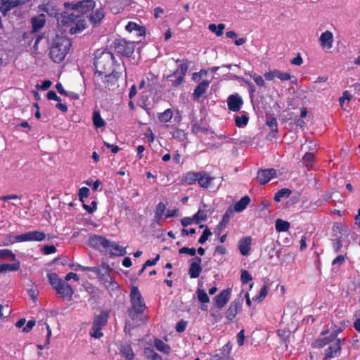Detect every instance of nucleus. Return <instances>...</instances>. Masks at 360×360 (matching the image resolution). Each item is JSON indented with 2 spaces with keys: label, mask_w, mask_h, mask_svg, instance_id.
Masks as SVG:
<instances>
[{
  "label": "nucleus",
  "mask_w": 360,
  "mask_h": 360,
  "mask_svg": "<svg viewBox=\"0 0 360 360\" xmlns=\"http://www.w3.org/2000/svg\"><path fill=\"white\" fill-rule=\"evenodd\" d=\"M94 66L95 73L94 82L100 84L102 82L103 74L111 71L115 68V58L112 52L107 50H97L95 52Z\"/></svg>",
  "instance_id": "1"
},
{
  "label": "nucleus",
  "mask_w": 360,
  "mask_h": 360,
  "mask_svg": "<svg viewBox=\"0 0 360 360\" xmlns=\"http://www.w3.org/2000/svg\"><path fill=\"white\" fill-rule=\"evenodd\" d=\"M96 6L93 0H83L77 2L64 4L65 14L62 16L68 19V22H84L83 16L91 11Z\"/></svg>",
  "instance_id": "2"
},
{
  "label": "nucleus",
  "mask_w": 360,
  "mask_h": 360,
  "mask_svg": "<svg viewBox=\"0 0 360 360\" xmlns=\"http://www.w3.org/2000/svg\"><path fill=\"white\" fill-rule=\"evenodd\" d=\"M71 47V39L63 32L57 33L49 47V56L54 63H60L64 60Z\"/></svg>",
  "instance_id": "3"
},
{
  "label": "nucleus",
  "mask_w": 360,
  "mask_h": 360,
  "mask_svg": "<svg viewBox=\"0 0 360 360\" xmlns=\"http://www.w3.org/2000/svg\"><path fill=\"white\" fill-rule=\"evenodd\" d=\"M39 14L32 18L31 22L42 23L56 18L57 22H68V19L62 16L65 11L58 13L53 2H47L39 6Z\"/></svg>",
  "instance_id": "4"
},
{
  "label": "nucleus",
  "mask_w": 360,
  "mask_h": 360,
  "mask_svg": "<svg viewBox=\"0 0 360 360\" xmlns=\"http://www.w3.org/2000/svg\"><path fill=\"white\" fill-rule=\"evenodd\" d=\"M214 179L215 177L211 176L210 174L206 171H190L183 175L182 182L188 185H193L198 183L199 186L207 189L211 186Z\"/></svg>",
  "instance_id": "5"
},
{
  "label": "nucleus",
  "mask_w": 360,
  "mask_h": 360,
  "mask_svg": "<svg viewBox=\"0 0 360 360\" xmlns=\"http://www.w3.org/2000/svg\"><path fill=\"white\" fill-rule=\"evenodd\" d=\"M131 307L127 314L131 319L135 320L143 314L146 309V303L137 286H132L130 292Z\"/></svg>",
  "instance_id": "6"
},
{
  "label": "nucleus",
  "mask_w": 360,
  "mask_h": 360,
  "mask_svg": "<svg viewBox=\"0 0 360 360\" xmlns=\"http://www.w3.org/2000/svg\"><path fill=\"white\" fill-rule=\"evenodd\" d=\"M123 68L120 64L116 65L111 71L103 74L102 82L100 84L94 82L97 89L102 90L103 88L108 90H114L118 86L117 82L122 75Z\"/></svg>",
  "instance_id": "7"
},
{
  "label": "nucleus",
  "mask_w": 360,
  "mask_h": 360,
  "mask_svg": "<svg viewBox=\"0 0 360 360\" xmlns=\"http://www.w3.org/2000/svg\"><path fill=\"white\" fill-rule=\"evenodd\" d=\"M110 268L108 264L102 263L98 266H92L91 271L94 272L98 278L103 281L108 288L114 290L117 288L119 285L117 282L112 281L110 276Z\"/></svg>",
  "instance_id": "8"
},
{
  "label": "nucleus",
  "mask_w": 360,
  "mask_h": 360,
  "mask_svg": "<svg viewBox=\"0 0 360 360\" xmlns=\"http://www.w3.org/2000/svg\"><path fill=\"white\" fill-rule=\"evenodd\" d=\"M113 48L117 53L130 57L134 51L135 45L134 42H128L124 39H116L113 41Z\"/></svg>",
  "instance_id": "9"
},
{
  "label": "nucleus",
  "mask_w": 360,
  "mask_h": 360,
  "mask_svg": "<svg viewBox=\"0 0 360 360\" xmlns=\"http://www.w3.org/2000/svg\"><path fill=\"white\" fill-rule=\"evenodd\" d=\"M333 238L331 240L333 248L335 252H339L342 247V241L346 235V231L340 224L333 227Z\"/></svg>",
  "instance_id": "10"
},
{
  "label": "nucleus",
  "mask_w": 360,
  "mask_h": 360,
  "mask_svg": "<svg viewBox=\"0 0 360 360\" xmlns=\"http://www.w3.org/2000/svg\"><path fill=\"white\" fill-rule=\"evenodd\" d=\"M88 244L97 250L107 251L110 248V241L105 237L93 235L89 237Z\"/></svg>",
  "instance_id": "11"
},
{
  "label": "nucleus",
  "mask_w": 360,
  "mask_h": 360,
  "mask_svg": "<svg viewBox=\"0 0 360 360\" xmlns=\"http://www.w3.org/2000/svg\"><path fill=\"white\" fill-rule=\"evenodd\" d=\"M183 63L180 64L179 69H177L176 71H174L172 74L167 76V78H170L176 75L179 72V75L178 77L172 81V86L174 87H178L180 86L182 82L184 80V77L187 73V71L188 70V62L187 59L182 60Z\"/></svg>",
  "instance_id": "12"
},
{
  "label": "nucleus",
  "mask_w": 360,
  "mask_h": 360,
  "mask_svg": "<svg viewBox=\"0 0 360 360\" xmlns=\"http://www.w3.org/2000/svg\"><path fill=\"white\" fill-rule=\"evenodd\" d=\"M45 24H32V30L30 32H25L23 34L24 39L35 37V41L33 46L34 51H38V44L40 41L44 38V34H37V32L41 30Z\"/></svg>",
  "instance_id": "13"
},
{
  "label": "nucleus",
  "mask_w": 360,
  "mask_h": 360,
  "mask_svg": "<svg viewBox=\"0 0 360 360\" xmlns=\"http://www.w3.org/2000/svg\"><path fill=\"white\" fill-rule=\"evenodd\" d=\"M276 176L277 172L274 168L262 169L257 172V179L260 184L264 185Z\"/></svg>",
  "instance_id": "14"
},
{
  "label": "nucleus",
  "mask_w": 360,
  "mask_h": 360,
  "mask_svg": "<svg viewBox=\"0 0 360 360\" xmlns=\"http://www.w3.org/2000/svg\"><path fill=\"white\" fill-rule=\"evenodd\" d=\"M243 104V101L238 94H231L227 98L228 108L232 112H238Z\"/></svg>",
  "instance_id": "15"
},
{
  "label": "nucleus",
  "mask_w": 360,
  "mask_h": 360,
  "mask_svg": "<svg viewBox=\"0 0 360 360\" xmlns=\"http://www.w3.org/2000/svg\"><path fill=\"white\" fill-rule=\"evenodd\" d=\"M341 351V340H334L328 347L325 349V358L330 359L337 356L340 354Z\"/></svg>",
  "instance_id": "16"
},
{
  "label": "nucleus",
  "mask_w": 360,
  "mask_h": 360,
  "mask_svg": "<svg viewBox=\"0 0 360 360\" xmlns=\"http://www.w3.org/2000/svg\"><path fill=\"white\" fill-rule=\"evenodd\" d=\"M241 302L242 301L238 299L235 300L230 304L229 307L226 310L225 314L226 318L229 321H232L234 319V318L238 314V310L241 309Z\"/></svg>",
  "instance_id": "17"
},
{
  "label": "nucleus",
  "mask_w": 360,
  "mask_h": 360,
  "mask_svg": "<svg viewBox=\"0 0 360 360\" xmlns=\"http://www.w3.org/2000/svg\"><path fill=\"white\" fill-rule=\"evenodd\" d=\"M58 294L60 295L61 297L68 300H72L74 290L71 285L65 281L62 284L56 289Z\"/></svg>",
  "instance_id": "18"
},
{
  "label": "nucleus",
  "mask_w": 360,
  "mask_h": 360,
  "mask_svg": "<svg viewBox=\"0 0 360 360\" xmlns=\"http://www.w3.org/2000/svg\"><path fill=\"white\" fill-rule=\"evenodd\" d=\"M231 294V290L226 288L223 290L216 297L215 304L217 308H223L229 302Z\"/></svg>",
  "instance_id": "19"
},
{
  "label": "nucleus",
  "mask_w": 360,
  "mask_h": 360,
  "mask_svg": "<svg viewBox=\"0 0 360 360\" xmlns=\"http://www.w3.org/2000/svg\"><path fill=\"white\" fill-rule=\"evenodd\" d=\"M23 4L22 0H0V11L3 15Z\"/></svg>",
  "instance_id": "20"
},
{
  "label": "nucleus",
  "mask_w": 360,
  "mask_h": 360,
  "mask_svg": "<svg viewBox=\"0 0 360 360\" xmlns=\"http://www.w3.org/2000/svg\"><path fill=\"white\" fill-rule=\"evenodd\" d=\"M252 239L250 236L243 237L238 241V249L243 256L250 255Z\"/></svg>",
  "instance_id": "21"
},
{
  "label": "nucleus",
  "mask_w": 360,
  "mask_h": 360,
  "mask_svg": "<svg viewBox=\"0 0 360 360\" xmlns=\"http://www.w3.org/2000/svg\"><path fill=\"white\" fill-rule=\"evenodd\" d=\"M323 49H330L333 47V35L330 31L323 32L319 38Z\"/></svg>",
  "instance_id": "22"
},
{
  "label": "nucleus",
  "mask_w": 360,
  "mask_h": 360,
  "mask_svg": "<svg viewBox=\"0 0 360 360\" xmlns=\"http://www.w3.org/2000/svg\"><path fill=\"white\" fill-rule=\"evenodd\" d=\"M109 314L106 311H102L96 316L93 321V328H103L108 323Z\"/></svg>",
  "instance_id": "23"
},
{
  "label": "nucleus",
  "mask_w": 360,
  "mask_h": 360,
  "mask_svg": "<svg viewBox=\"0 0 360 360\" xmlns=\"http://www.w3.org/2000/svg\"><path fill=\"white\" fill-rule=\"evenodd\" d=\"M210 82L209 80L205 79L202 80L196 86L193 94V100H198L199 98L206 92L207 89L210 85Z\"/></svg>",
  "instance_id": "24"
},
{
  "label": "nucleus",
  "mask_w": 360,
  "mask_h": 360,
  "mask_svg": "<svg viewBox=\"0 0 360 360\" xmlns=\"http://www.w3.org/2000/svg\"><path fill=\"white\" fill-rule=\"evenodd\" d=\"M232 347L229 344L224 345L220 352L215 354L213 357L214 360H232V357L231 356Z\"/></svg>",
  "instance_id": "25"
},
{
  "label": "nucleus",
  "mask_w": 360,
  "mask_h": 360,
  "mask_svg": "<svg viewBox=\"0 0 360 360\" xmlns=\"http://www.w3.org/2000/svg\"><path fill=\"white\" fill-rule=\"evenodd\" d=\"M120 350V354L124 357L126 360H134L135 357V354L132 349L131 345H121Z\"/></svg>",
  "instance_id": "26"
},
{
  "label": "nucleus",
  "mask_w": 360,
  "mask_h": 360,
  "mask_svg": "<svg viewBox=\"0 0 360 360\" xmlns=\"http://www.w3.org/2000/svg\"><path fill=\"white\" fill-rule=\"evenodd\" d=\"M250 202V198L248 195H245L240 199L238 202H237L234 205V210L236 212H242L243 211L248 204Z\"/></svg>",
  "instance_id": "27"
},
{
  "label": "nucleus",
  "mask_w": 360,
  "mask_h": 360,
  "mask_svg": "<svg viewBox=\"0 0 360 360\" xmlns=\"http://www.w3.org/2000/svg\"><path fill=\"white\" fill-rule=\"evenodd\" d=\"M108 250L111 255L115 256H123L126 254L125 248L114 243L110 242Z\"/></svg>",
  "instance_id": "28"
},
{
  "label": "nucleus",
  "mask_w": 360,
  "mask_h": 360,
  "mask_svg": "<svg viewBox=\"0 0 360 360\" xmlns=\"http://www.w3.org/2000/svg\"><path fill=\"white\" fill-rule=\"evenodd\" d=\"M47 277L50 284L55 290L64 281L59 278L56 273H49L48 274Z\"/></svg>",
  "instance_id": "29"
},
{
  "label": "nucleus",
  "mask_w": 360,
  "mask_h": 360,
  "mask_svg": "<svg viewBox=\"0 0 360 360\" xmlns=\"http://www.w3.org/2000/svg\"><path fill=\"white\" fill-rule=\"evenodd\" d=\"M334 339L331 338V335L323 338H319L313 343L314 347H323L327 345L331 344L334 342Z\"/></svg>",
  "instance_id": "30"
},
{
  "label": "nucleus",
  "mask_w": 360,
  "mask_h": 360,
  "mask_svg": "<svg viewBox=\"0 0 360 360\" xmlns=\"http://www.w3.org/2000/svg\"><path fill=\"white\" fill-rule=\"evenodd\" d=\"M269 291V283L265 282L264 285L260 289L259 293L255 295L252 300L257 302H262L266 297Z\"/></svg>",
  "instance_id": "31"
},
{
  "label": "nucleus",
  "mask_w": 360,
  "mask_h": 360,
  "mask_svg": "<svg viewBox=\"0 0 360 360\" xmlns=\"http://www.w3.org/2000/svg\"><path fill=\"white\" fill-rule=\"evenodd\" d=\"M105 16L103 8H99L95 10L90 15L91 22H100Z\"/></svg>",
  "instance_id": "32"
},
{
  "label": "nucleus",
  "mask_w": 360,
  "mask_h": 360,
  "mask_svg": "<svg viewBox=\"0 0 360 360\" xmlns=\"http://www.w3.org/2000/svg\"><path fill=\"white\" fill-rule=\"evenodd\" d=\"M290 224L288 221L281 219H277L275 221V228L278 232H285L290 229Z\"/></svg>",
  "instance_id": "33"
},
{
  "label": "nucleus",
  "mask_w": 360,
  "mask_h": 360,
  "mask_svg": "<svg viewBox=\"0 0 360 360\" xmlns=\"http://www.w3.org/2000/svg\"><path fill=\"white\" fill-rule=\"evenodd\" d=\"M202 272V267L195 263H191L188 269V274L191 278H198Z\"/></svg>",
  "instance_id": "34"
},
{
  "label": "nucleus",
  "mask_w": 360,
  "mask_h": 360,
  "mask_svg": "<svg viewBox=\"0 0 360 360\" xmlns=\"http://www.w3.org/2000/svg\"><path fill=\"white\" fill-rule=\"evenodd\" d=\"M165 210H166V205L162 202H160L156 205L155 210L154 220L157 223H158V221L162 219Z\"/></svg>",
  "instance_id": "35"
},
{
  "label": "nucleus",
  "mask_w": 360,
  "mask_h": 360,
  "mask_svg": "<svg viewBox=\"0 0 360 360\" xmlns=\"http://www.w3.org/2000/svg\"><path fill=\"white\" fill-rule=\"evenodd\" d=\"M195 224H198L202 221H205L207 219V210L200 208L193 215Z\"/></svg>",
  "instance_id": "36"
},
{
  "label": "nucleus",
  "mask_w": 360,
  "mask_h": 360,
  "mask_svg": "<svg viewBox=\"0 0 360 360\" xmlns=\"http://www.w3.org/2000/svg\"><path fill=\"white\" fill-rule=\"evenodd\" d=\"M291 193L292 191L290 189L284 188L279 190L277 193H276L274 199L276 202H280L282 198H288L290 197Z\"/></svg>",
  "instance_id": "37"
},
{
  "label": "nucleus",
  "mask_w": 360,
  "mask_h": 360,
  "mask_svg": "<svg viewBox=\"0 0 360 360\" xmlns=\"http://www.w3.org/2000/svg\"><path fill=\"white\" fill-rule=\"evenodd\" d=\"M93 123L96 128H101L105 125V121L98 110H95L93 112Z\"/></svg>",
  "instance_id": "38"
},
{
  "label": "nucleus",
  "mask_w": 360,
  "mask_h": 360,
  "mask_svg": "<svg viewBox=\"0 0 360 360\" xmlns=\"http://www.w3.org/2000/svg\"><path fill=\"white\" fill-rule=\"evenodd\" d=\"M172 138L177 140L178 141H184L186 139L187 136L186 132L179 128H176L171 132Z\"/></svg>",
  "instance_id": "39"
},
{
  "label": "nucleus",
  "mask_w": 360,
  "mask_h": 360,
  "mask_svg": "<svg viewBox=\"0 0 360 360\" xmlns=\"http://www.w3.org/2000/svg\"><path fill=\"white\" fill-rule=\"evenodd\" d=\"M155 346L158 350L162 352L165 354H169L170 352V347L164 343L163 341L160 339H156L155 340Z\"/></svg>",
  "instance_id": "40"
},
{
  "label": "nucleus",
  "mask_w": 360,
  "mask_h": 360,
  "mask_svg": "<svg viewBox=\"0 0 360 360\" xmlns=\"http://www.w3.org/2000/svg\"><path fill=\"white\" fill-rule=\"evenodd\" d=\"M30 233V241H42L46 238V234L43 231H32Z\"/></svg>",
  "instance_id": "41"
},
{
  "label": "nucleus",
  "mask_w": 360,
  "mask_h": 360,
  "mask_svg": "<svg viewBox=\"0 0 360 360\" xmlns=\"http://www.w3.org/2000/svg\"><path fill=\"white\" fill-rule=\"evenodd\" d=\"M314 155L313 153L307 152L302 157V162L305 167H310L313 165Z\"/></svg>",
  "instance_id": "42"
},
{
  "label": "nucleus",
  "mask_w": 360,
  "mask_h": 360,
  "mask_svg": "<svg viewBox=\"0 0 360 360\" xmlns=\"http://www.w3.org/2000/svg\"><path fill=\"white\" fill-rule=\"evenodd\" d=\"M208 28L211 32H214L217 34V36L219 37L223 34L224 30L225 28V25L218 24V25L217 26L216 24H209Z\"/></svg>",
  "instance_id": "43"
},
{
  "label": "nucleus",
  "mask_w": 360,
  "mask_h": 360,
  "mask_svg": "<svg viewBox=\"0 0 360 360\" xmlns=\"http://www.w3.org/2000/svg\"><path fill=\"white\" fill-rule=\"evenodd\" d=\"M3 272L15 271L20 269V262L16 261L12 264H1Z\"/></svg>",
  "instance_id": "44"
},
{
  "label": "nucleus",
  "mask_w": 360,
  "mask_h": 360,
  "mask_svg": "<svg viewBox=\"0 0 360 360\" xmlns=\"http://www.w3.org/2000/svg\"><path fill=\"white\" fill-rule=\"evenodd\" d=\"M249 118L247 115L244 114L241 116H236L235 117V124L238 127H243L247 125L248 122Z\"/></svg>",
  "instance_id": "45"
},
{
  "label": "nucleus",
  "mask_w": 360,
  "mask_h": 360,
  "mask_svg": "<svg viewBox=\"0 0 360 360\" xmlns=\"http://www.w3.org/2000/svg\"><path fill=\"white\" fill-rule=\"evenodd\" d=\"M173 112L171 109H167L165 112H162L159 115V120L161 122L166 123L172 118Z\"/></svg>",
  "instance_id": "46"
},
{
  "label": "nucleus",
  "mask_w": 360,
  "mask_h": 360,
  "mask_svg": "<svg viewBox=\"0 0 360 360\" xmlns=\"http://www.w3.org/2000/svg\"><path fill=\"white\" fill-rule=\"evenodd\" d=\"M145 354L148 360H162L160 354L149 348L145 349Z\"/></svg>",
  "instance_id": "47"
},
{
  "label": "nucleus",
  "mask_w": 360,
  "mask_h": 360,
  "mask_svg": "<svg viewBox=\"0 0 360 360\" xmlns=\"http://www.w3.org/2000/svg\"><path fill=\"white\" fill-rule=\"evenodd\" d=\"M197 296L198 300L202 303H208L210 302V298L207 292L202 289H198Z\"/></svg>",
  "instance_id": "48"
},
{
  "label": "nucleus",
  "mask_w": 360,
  "mask_h": 360,
  "mask_svg": "<svg viewBox=\"0 0 360 360\" xmlns=\"http://www.w3.org/2000/svg\"><path fill=\"white\" fill-rule=\"evenodd\" d=\"M12 258V259H15V255L13 252L8 249H2L0 250V259H5L7 258Z\"/></svg>",
  "instance_id": "49"
},
{
  "label": "nucleus",
  "mask_w": 360,
  "mask_h": 360,
  "mask_svg": "<svg viewBox=\"0 0 360 360\" xmlns=\"http://www.w3.org/2000/svg\"><path fill=\"white\" fill-rule=\"evenodd\" d=\"M230 219V214L228 211L225 212V214L223 216L222 220L219 222V224L217 226V229L219 231H220L221 229H224L228 223L229 222Z\"/></svg>",
  "instance_id": "50"
},
{
  "label": "nucleus",
  "mask_w": 360,
  "mask_h": 360,
  "mask_svg": "<svg viewBox=\"0 0 360 360\" xmlns=\"http://www.w3.org/2000/svg\"><path fill=\"white\" fill-rule=\"evenodd\" d=\"M252 280V276L247 270H242L240 275V281L243 284H247Z\"/></svg>",
  "instance_id": "51"
},
{
  "label": "nucleus",
  "mask_w": 360,
  "mask_h": 360,
  "mask_svg": "<svg viewBox=\"0 0 360 360\" xmlns=\"http://www.w3.org/2000/svg\"><path fill=\"white\" fill-rule=\"evenodd\" d=\"M266 124L267 126H269L271 129L272 131L277 132V131H278L277 120H276V117H272L271 118L267 119Z\"/></svg>",
  "instance_id": "52"
},
{
  "label": "nucleus",
  "mask_w": 360,
  "mask_h": 360,
  "mask_svg": "<svg viewBox=\"0 0 360 360\" xmlns=\"http://www.w3.org/2000/svg\"><path fill=\"white\" fill-rule=\"evenodd\" d=\"M89 195V189L87 187H82L78 191L79 200L84 202V198H87Z\"/></svg>",
  "instance_id": "53"
},
{
  "label": "nucleus",
  "mask_w": 360,
  "mask_h": 360,
  "mask_svg": "<svg viewBox=\"0 0 360 360\" xmlns=\"http://www.w3.org/2000/svg\"><path fill=\"white\" fill-rule=\"evenodd\" d=\"M86 28V24H75V27H71L70 28V32L72 34H77L82 32Z\"/></svg>",
  "instance_id": "54"
},
{
  "label": "nucleus",
  "mask_w": 360,
  "mask_h": 360,
  "mask_svg": "<svg viewBox=\"0 0 360 360\" xmlns=\"http://www.w3.org/2000/svg\"><path fill=\"white\" fill-rule=\"evenodd\" d=\"M211 235L212 232L208 228L206 227L205 229L203 231L202 234L200 237L198 243L200 244H204Z\"/></svg>",
  "instance_id": "55"
},
{
  "label": "nucleus",
  "mask_w": 360,
  "mask_h": 360,
  "mask_svg": "<svg viewBox=\"0 0 360 360\" xmlns=\"http://www.w3.org/2000/svg\"><path fill=\"white\" fill-rule=\"evenodd\" d=\"M41 251L43 252L44 255H49L53 253H55L57 251L56 248L51 245H44Z\"/></svg>",
  "instance_id": "56"
},
{
  "label": "nucleus",
  "mask_w": 360,
  "mask_h": 360,
  "mask_svg": "<svg viewBox=\"0 0 360 360\" xmlns=\"http://www.w3.org/2000/svg\"><path fill=\"white\" fill-rule=\"evenodd\" d=\"M346 258V255H340L332 261V265H338L340 266L345 262Z\"/></svg>",
  "instance_id": "57"
},
{
  "label": "nucleus",
  "mask_w": 360,
  "mask_h": 360,
  "mask_svg": "<svg viewBox=\"0 0 360 360\" xmlns=\"http://www.w3.org/2000/svg\"><path fill=\"white\" fill-rule=\"evenodd\" d=\"M134 31L135 32V37H143L146 34V28L143 26L138 24L137 26H134Z\"/></svg>",
  "instance_id": "58"
},
{
  "label": "nucleus",
  "mask_w": 360,
  "mask_h": 360,
  "mask_svg": "<svg viewBox=\"0 0 360 360\" xmlns=\"http://www.w3.org/2000/svg\"><path fill=\"white\" fill-rule=\"evenodd\" d=\"M191 131L193 134H197L199 132H207V129L205 127H201L200 124L195 122L192 124Z\"/></svg>",
  "instance_id": "59"
},
{
  "label": "nucleus",
  "mask_w": 360,
  "mask_h": 360,
  "mask_svg": "<svg viewBox=\"0 0 360 360\" xmlns=\"http://www.w3.org/2000/svg\"><path fill=\"white\" fill-rule=\"evenodd\" d=\"M179 252L180 254H188L191 256H195L196 254V250L194 248L183 247L179 249Z\"/></svg>",
  "instance_id": "60"
},
{
  "label": "nucleus",
  "mask_w": 360,
  "mask_h": 360,
  "mask_svg": "<svg viewBox=\"0 0 360 360\" xmlns=\"http://www.w3.org/2000/svg\"><path fill=\"white\" fill-rule=\"evenodd\" d=\"M188 322L186 321H184L183 319L180 320L175 327L176 331L178 333H183L187 326Z\"/></svg>",
  "instance_id": "61"
},
{
  "label": "nucleus",
  "mask_w": 360,
  "mask_h": 360,
  "mask_svg": "<svg viewBox=\"0 0 360 360\" xmlns=\"http://www.w3.org/2000/svg\"><path fill=\"white\" fill-rule=\"evenodd\" d=\"M92 331L90 333V335L94 338L99 339L103 336V333L101 332V328H93Z\"/></svg>",
  "instance_id": "62"
},
{
  "label": "nucleus",
  "mask_w": 360,
  "mask_h": 360,
  "mask_svg": "<svg viewBox=\"0 0 360 360\" xmlns=\"http://www.w3.org/2000/svg\"><path fill=\"white\" fill-rule=\"evenodd\" d=\"M17 242H18V240L16 238V236L8 234L5 237V242L4 244V245H11L15 243H17Z\"/></svg>",
  "instance_id": "63"
},
{
  "label": "nucleus",
  "mask_w": 360,
  "mask_h": 360,
  "mask_svg": "<svg viewBox=\"0 0 360 360\" xmlns=\"http://www.w3.org/2000/svg\"><path fill=\"white\" fill-rule=\"evenodd\" d=\"M195 223V219L193 216L192 217H186L181 219V224L183 227H187L191 224Z\"/></svg>",
  "instance_id": "64"
}]
</instances>
